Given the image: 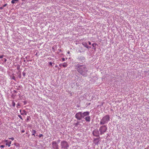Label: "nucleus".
I'll return each instance as SVG.
<instances>
[{"label": "nucleus", "instance_id": "7", "mask_svg": "<svg viewBox=\"0 0 149 149\" xmlns=\"http://www.w3.org/2000/svg\"><path fill=\"white\" fill-rule=\"evenodd\" d=\"M93 135L95 136H99V131L97 129H95L93 132Z\"/></svg>", "mask_w": 149, "mask_h": 149}, {"label": "nucleus", "instance_id": "38", "mask_svg": "<svg viewBox=\"0 0 149 149\" xmlns=\"http://www.w3.org/2000/svg\"><path fill=\"white\" fill-rule=\"evenodd\" d=\"M29 120V118H28V117H27V120Z\"/></svg>", "mask_w": 149, "mask_h": 149}, {"label": "nucleus", "instance_id": "9", "mask_svg": "<svg viewBox=\"0 0 149 149\" xmlns=\"http://www.w3.org/2000/svg\"><path fill=\"white\" fill-rule=\"evenodd\" d=\"M81 113L82 118H84L87 116H88L90 113V112L89 111L84 112L83 113L81 112Z\"/></svg>", "mask_w": 149, "mask_h": 149}, {"label": "nucleus", "instance_id": "30", "mask_svg": "<svg viewBox=\"0 0 149 149\" xmlns=\"http://www.w3.org/2000/svg\"><path fill=\"white\" fill-rule=\"evenodd\" d=\"M99 138H96V139H95V141L96 140H99Z\"/></svg>", "mask_w": 149, "mask_h": 149}, {"label": "nucleus", "instance_id": "1", "mask_svg": "<svg viewBox=\"0 0 149 149\" xmlns=\"http://www.w3.org/2000/svg\"><path fill=\"white\" fill-rule=\"evenodd\" d=\"M75 68L82 76L86 77L87 76L88 70L85 65L78 64L75 65Z\"/></svg>", "mask_w": 149, "mask_h": 149}, {"label": "nucleus", "instance_id": "18", "mask_svg": "<svg viewBox=\"0 0 149 149\" xmlns=\"http://www.w3.org/2000/svg\"><path fill=\"white\" fill-rule=\"evenodd\" d=\"M12 79H13L14 80H16V79H16L15 77L14 76H13V77L12 78Z\"/></svg>", "mask_w": 149, "mask_h": 149}, {"label": "nucleus", "instance_id": "11", "mask_svg": "<svg viewBox=\"0 0 149 149\" xmlns=\"http://www.w3.org/2000/svg\"><path fill=\"white\" fill-rule=\"evenodd\" d=\"M90 116H87L84 118L85 120L87 122H89L90 121Z\"/></svg>", "mask_w": 149, "mask_h": 149}, {"label": "nucleus", "instance_id": "44", "mask_svg": "<svg viewBox=\"0 0 149 149\" xmlns=\"http://www.w3.org/2000/svg\"><path fill=\"white\" fill-rule=\"evenodd\" d=\"M7 140H6V142H7Z\"/></svg>", "mask_w": 149, "mask_h": 149}, {"label": "nucleus", "instance_id": "39", "mask_svg": "<svg viewBox=\"0 0 149 149\" xmlns=\"http://www.w3.org/2000/svg\"><path fill=\"white\" fill-rule=\"evenodd\" d=\"M58 67V66L57 65H55V67L56 68H57Z\"/></svg>", "mask_w": 149, "mask_h": 149}, {"label": "nucleus", "instance_id": "24", "mask_svg": "<svg viewBox=\"0 0 149 149\" xmlns=\"http://www.w3.org/2000/svg\"><path fill=\"white\" fill-rule=\"evenodd\" d=\"M43 136L42 134H40L39 135V137L40 138Z\"/></svg>", "mask_w": 149, "mask_h": 149}, {"label": "nucleus", "instance_id": "14", "mask_svg": "<svg viewBox=\"0 0 149 149\" xmlns=\"http://www.w3.org/2000/svg\"><path fill=\"white\" fill-rule=\"evenodd\" d=\"M68 66V64L66 63H63V67H66Z\"/></svg>", "mask_w": 149, "mask_h": 149}, {"label": "nucleus", "instance_id": "3", "mask_svg": "<svg viewBox=\"0 0 149 149\" xmlns=\"http://www.w3.org/2000/svg\"><path fill=\"white\" fill-rule=\"evenodd\" d=\"M107 125H103L101 126L99 128V131L100 132V134L102 135L107 130Z\"/></svg>", "mask_w": 149, "mask_h": 149}, {"label": "nucleus", "instance_id": "27", "mask_svg": "<svg viewBox=\"0 0 149 149\" xmlns=\"http://www.w3.org/2000/svg\"><path fill=\"white\" fill-rule=\"evenodd\" d=\"M62 61H65V58H62Z\"/></svg>", "mask_w": 149, "mask_h": 149}, {"label": "nucleus", "instance_id": "13", "mask_svg": "<svg viewBox=\"0 0 149 149\" xmlns=\"http://www.w3.org/2000/svg\"><path fill=\"white\" fill-rule=\"evenodd\" d=\"M18 1L19 0H12L11 2L12 3L14 4L16 3V2H18Z\"/></svg>", "mask_w": 149, "mask_h": 149}, {"label": "nucleus", "instance_id": "23", "mask_svg": "<svg viewBox=\"0 0 149 149\" xmlns=\"http://www.w3.org/2000/svg\"><path fill=\"white\" fill-rule=\"evenodd\" d=\"M4 147V146L3 145H2L0 146V147L3 148Z\"/></svg>", "mask_w": 149, "mask_h": 149}, {"label": "nucleus", "instance_id": "20", "mask_svg": "<svg viewBox=\"0 0 149 149\" xmlns=\"http://www.w3.org/2000/svg\"><path fill=\"white\" fill-rule=\"evenodd\" d=\"M22 74L24 77H25V76L26 73L24 72H22Z\"/></svg>", "mask_w": 149, "mask_h": 149}, {"label": "nucleus", "instance_id": "40", "mask_svg": "<svg viewBox=\"0 0 149 149\" xmlns=\"http://www.w3.org/2000/svg\"><path fill=\"white\" fill-rule=\"evenodd\" d=\"M24 62H26V61H25V60L24 59Z\"/></svg>", "mask_w": 149, "mask_h": 149}, {"label": "nucleus", "instance_id": "6", "mask_svg": "<svg viewBox=\"0 0 149 149\" xmlns=\"http://www.w3.org/2000/svg\"><path fill=\"white\" fill-rule=\"evenodd\" d=\"M52 144L53 149H59L58 145L56 141H53Z\"/></svg>", "mask_w": 149, "mask_h": 149}, {"label": "nucleus", "instance_id": "33", "mask_svg": "<svg viewBox=\"0 0 149 149\" xmlns=\"http://www.w3.org/2000/svg\"><path fill=\"white\" fill-rule=\"evenodd\" d=\"M21 132H22V133H24L25 132V131L24 130H22L21 131Z\"/></svg>", "mask_w": 149, "mask_h": 149}, {"label": "nucleus", "instance_id": "36", "mask_svg": "<svg viewBox=\"0 0 149 149\" xmlns=\"http://www.w3.org/2000/svg\"><path fill=\"white\" fill-rule=\"evenodd\" d=\"M7 61V60L6 59V58H5L4 59V62H6Z\"/></svg>", "mask_w": 149, "mask_h": 149}, {"label": "nucleus", "instance_id": "29", "mask_svg": "<svg viewBox=\"0 0 149 149\" xmlns=\"http://www.w3.org/2000/svg\"><path fill=\"white\" fill-rule=\"evenodd\" d=\"M63 64H60L59 65V66L60 67H61L62 66H63Z\"/></svg>", "mask_w": 149, "mask_h": 149}, {"label": "nucleus", "instance_id": "12", "mask_svg": "<svg viewBox=\"0 0 149 149\" xmlns=\"http://www.w3.org/2000/svg\"><path fill=\"white\" fill-rule=\"evenodd\" d=\"M30 56H26L25 57L27 59V61H31V60H30Z\"/></svg>", "mask_w": 149, "mask_h": 149}, {"label": "nucleus", "instance_id": "45", "mask_svg": "<svg viewBox=\"0 0 149 149\" xmlns=\"http://www.w3.org/2000/svg\"><path fill=\"white\" fill-rule=\"evenodd\" d=\"M15 93H16V91H15Z\"/></svg>", "mask_w": 149, "mask_h": 149}, {"label": "nucleus", "instance_id": "17", "mask_svg": "<svg viewBox=\"0 0 149 149\" xmlns=\"http://www.w3.org/2000/svg\"><path fill=\"white\" fill-rule=\"evenodd\" d=\"M15 103L14 101H13L12 102V105H13V107H15Z\"/></svg>", "mask_w": 149, "mask_h": 149}, {"label": "nucleus", "instance_id": "19", "mask_svg": "<svg viewBox=\"0 0 149 149\" xmlns=\"http://www.w3.org/2000/svg\"><path fill=\"white\" fill-rule=\"evenodd\" d=\"M18 116L22 120L23 119L22 118V116L20 115H18Z\"/></svg>", "mask_w": 149, "mask_h": 149}, {"label": "nucleus", "instance_id": "15", "mask_svg": "<svg viewBox=\"0 0 149 149\" xmlns=\"http://www.w3.org/2000/svg\"><path fill=\"white\" fill-rule=\"evenodd\" d=\"M11 143V141H10L9 142H7L6 143V146H8L9 147H10V144Z\"/></svg>", "mask_w": 149, "mask_h": 149}, {"label": "nucleus", "instance_id": "2", "mask_svg": "<svg viewBox=\"0 0 149 149\" xmlns=\"http://www.w3.org/2000/svg\"><path fill=\"white\" fill-rule=\"evenodd\" d=\"M110 117L108 115H106L103 117L101 120L100 124L101 125H103L107 123L108 121L109 120Z\"/></svg>", "mask_w": 149, "mask_h": 149}, {"label": "nucleus", "instance_id": "37", "mask_svg": "<svg viewBox=\"0 0 149 149\" xmlns=\"http://www.w3.org/2000/svg\"><path fill=\"white\" fill-rule=\"evenodd\" d=\"M35 134L33 133L32 134V135H33L34 136H35Z\"/></svg>", "mask_w": 149, "mask_h": 149}, {"label": "nucleus", "instance_id": "42", "mask_svg": "<svg viewBox=\"0 0 149 149\" xmlns=\"http://www.w3.org/2000/svg\"><path fill=\"white\" fill-rule=\"evenodd\" d=\"M19 67H17V69H19Z\"/></svg>", "mask_w": 149, "mask_h": 149}, {"label": "nucleus", "instance_id": "10", "mask_svg": "<svg viewBox=\"0 0 149 149\" xmlns=\"http://www.w3.org/2000/svg\"><path fill=\"white\" fill-rule=\"evenodd\" d=\"M82 45L85 47L87 49H89L91 48V47L87 45V43L86 42H83L82 43Z\"/></svg>", "mask_w": 149, "mask_h": 149}, {"label": "nucleus", "instance_id": "46", "mask_svg": "<svg viewBox=\"0 0 149 149\" xmlns=\"http://www.w3.org/2000/svg\"><path fill=\"white\" fill-rule=\"evenodd\" d=\"M145 149H146V148Z\"/></svg>", "mask_w": 149, "mask_h": 149}, {"label": "nucleus", "instance_id": "26", "mask_svg": "<svg viewBox=\"0 0 149 149\" xmlns=\"http://www.w3.org/2000/svg\"><path fill=\"white\" fill-rule=\"evenodd\" d=\"M7 5V3L5 4L3 6V7H5Z\"/></svg>", "mask_w": 149, "mask_h": 149}, {"label": "nucleus", "instance_id": "5", "mask_svg": "<svg viewBox=\"0 0 149 149\" xmlns=\"http://www.w3.org/2000/svg\"><path fill=\"white\" fill-rule=\"evenodd\" d=\"M76 118L78 120H80L82 118L81 112H79L77 113L75 115Z\"/></svg>", "mask_w": 149, "mask_h": 149}, {"label": "nucleus", "instance_id": "41", "mask_svg": "<svg viewBox=\"0 0 149 149\" xmlns=\"http://www.w3.org/2000/svg\"><path fill=\"white\" fill-rule=\"evenodd\" d=\"M21 75H20V76H19V78H21Z\"/></svg>", "mask_w": 149, "mask_h": 149}, {"label": "nucleus", "instance_id": "4", "mask_svg": "<svg viewBox=\"0 0 149 149\" xmlns=\"http://www.w3.org/2000/svg\"><path fill=\"white\" fill-rule=\"evenodd\" d=\"M61 148L63 149H67L69 147V145L67 142L65 141H63L61 142Z\"/></svg>", "mask_w": 149, "mask_h": 149}, {"label": "nucleus", "instance_id": "28", "mask_svg": "<svg viewBox=\"0 0 149 149\" xmlns=\"http://www.w3.org/2000/svg\"><path fill=\"white\" fill-rule=\"evenodd\" d=\"M3 55L0 56V58H3Z\"/></svg>", "mask_w": 149, "mask_h": 149}, {"label": "nucleus", "instance_id": "35", "mask_svg": "<svg viewBox=\"0 0 149 149\" xmlns=\"http://www.w3.org/2000/svg\"><path fill=\"white\" fill-rule=\"evenodd\" d=\"M24 104H26V101H24Z\"/></svg>", "mask_w": 149, "mask_h": 149}, {"label": "nucleus", "instance_id": "32", "mask_svg": "<svg viewBox=\"0 0 149 149\" xmlns=\"http://www.w3.org/2000/svg\"><path fill=\"white\" fill-rule=\"evenodd\" d=\"M88 44L89 45H91V42H90L89 41H88Z\"/></svg>", "mask_w": 149, "mask_h": 149}, {"label": "nucleus", "instance_id": "16", "mask_svg": "<svg viewBox=\"0 0 149 149\" xmlns=\"http://www.w3.org/2000/svg\"><path fill=\"white\" fill-rule=\"evenodd\" d=\"M97 45L96 43H93L92 44V46H93V49H95V47Z\"/></svg>", "mask_w": 149, "mask_h": 149}, {"label": "nucleus", "instance_id": "21", "mask_svg": "<svg viewBox=\"0 0 149 149\" xmlns=\"http://www.w3.org/2000/svg\"><path fill=\"white\" fill-rule=\"evenodd\" d=\"M49 64L51 66H53L52 65V63L51 62H49Z\"/></svg>", "mask_w": 149, "mask_h": 149}, {"label": "nucleus", "instance_id": "43", "mask_svg": "<svg viewBox=\"0 0 149 149\" xmlns=\"http://www.w3.org/2000/svg\"><path fill=\"white\" fill-rule=\"evenodd\" d=\"M60 140L58 141V142H60Z\"/></svg>", "mask_w": 149, "mask_h": 149}, {"label": "nucleus", "instance_id": "22", "mask_svg": "<svg viewBox=\"0 0 149 149\" xmlns=\"http://www.w3.org/2000/svg\"><path fill=\"white\" fill-rule=\"evenodd\" d=\"M36 132V131L35 130H32V132L33 133L35 134Z\"/></svg>", "mask_w": 149, "mask_h": 149}, {"label": "nucleus", "instance_id": "34", "mask_svg": "<svg viewBox=\"0 0 149 149\" xmlns=\"http://www.w3.org/2000/svg\"><path fill=\"white\" fill-rule=\"evenodd\" d=\"M20 106L19 104V103H18L17 104V107L18 106Z\"/></svg>", "mask_w": 149, "mask_h": 149}, {"label": "nucleus", "instance_id": "31", "mask_svg": "<svg viewBox=\"0 0 149 149\" xmlns=\"http://www.w3.org/2000/svg\"><path fill=\"white\" fill-rule=\"evenodd\" d=\"M3 6H2V7H0V9H3Z\"/></svg>", "mask_w": 149, "mask_h": 149}, {"label": "nucleus", "instance_id": "25", "mask_svg": "<svg viewBox=\"0 0 149 149\" xmlns=\"http://www.w3.org/2000/svg\"><path fill=\"white\" fill-rule=\"evenodd\" d=\"M9 139H11L12 141H13L14 140V138L13 137L10 138Z\"/></svg>", "mask_w": 149, "mask_h": 149}, {"label": "nucleus", "instance_id": "8", "mask_svg": "<svg viewBox=\"0 0 149 149\" xmlns=\"http://www.w3.org/2000/svg\"><path fill=\"white\" fill-rule=\"evenodd\" d=\"M77 59L80 62H83L85 61V58L83 56H78Z\"/></svg>", "mask_w": 149, "mask_h": 149}]
</instances>
